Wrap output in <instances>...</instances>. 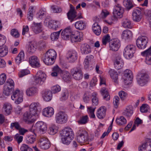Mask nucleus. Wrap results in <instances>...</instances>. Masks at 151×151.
Masks as SVG:
<instances>
[{"mask_svg": "<svg viewBox=\"0 0 151 151\" xmlns=\"http://www.w3.org/2000/svg\"><path fill=\"white\" fill-rule=\"evenodd\" d=\"M63 143L69 145L74 137V134L72 129L70 127L64 128L60 132Z\"/></svg>", "mask_w": 151, "mask_h": 151, "instance_id": "f257e3e1", "label": "nucleus"}, {"mask_svg": "<svg viewBox=\"0 0 151 151\" xmlns=\"http://www.w3.org/2000/svg\"><path fill=\"white\" fill-rule=\"evenodd\" d=\"M57 57V53L52 49H50L44 54L42 59L44 63L47 65H52Z\"/></svg>", "mask_w": 151, "mask_h": 151, "instance_id": "f03ea898", "label": "nucleus"}, {"mask_svg": "<svg viewBox=\"0 0 151 151\" xmlns=\"http://www.w3.org/2000/svg\"><path fill=\"white\" fill-rule=\"evenodd\" d=\"M88 134L87 132L82 129H80L77 132L76 138L77 142L81 145H84L88 142Z\"/></svg>", "mask_w": 151, "mask_h": 151, "instance_id": "7ed1b4c3", "label": "nucleus"}, {"mask_svg": "<svg viewBox=\"0 0 151 151\" xmlns=\"http://www.w3.org/2000/svg\"><path fill=\"white\" fill-rule=\"evenodd\" d=\"M136 48L135 46L132 45L127 46L124 51L123 55L125 58L127 59L132 58L135 52Z\"/></svg>", "mask_w": 151, "mask_h": 151, "instance_id": "20e7f679", "label": "nucleus"}, {"mask_svg": "<svg viewBox=\"0 0 151 151\" xmlns=\"http://www.w3.org/2000/svg\"><path fill=\"white\" fill-rule=\"evenodd\" d=\"M46 75L41 71H39L34 77V82L36 84L42 85L45 82Z\"/></svg>", "mask_w": 151, "mask_h": 151, "instance_id": "39448f33", "label": "nucleus"}, {"mask_svg": "<svg viewBox=\"0 0 151 151\" xmlns=\"http://www.w3.org/2000/svg\"><path fill=\"white\" fill-rule=\"evenodd\" d=\"M70 73L75 80H79L82 79L83 73L80 66L74 67L71 70Z\"/></svg>", "mask_w": 151, "mask_h": 151, "instance_id": "423d86ee", "label": "nucleus"}, {"mask_svg": "<svg viewBox=\"0 0 151 151\" xmlns=\"http://www.w3.org/2000/svg\"><path fill=\"white\" fill-rule=\"evenodd\" d=\"M55 120L57 123L60 124H64L67 121V115L63 111H59L56 114Z\"/></svg>", "mask_w": 151, "mask_h": 151, "instance_id": "0eeeda50", "label": "nucleus"}, {"mask_svg": "<svg viewBox=\"0 0 151 151\" xmlns=\"http://www.w3.org/2000/svg\"><path fill=\"white\" fill-rule=\"evenodd\" d=\"M11 99L15 101V102L17 104H19L22 102L23 100V93L17 89L14 91L11 96Z\"/></svg>", "mask_w": 151, "mask_h": 151, "instance_id": "6e6552de", "label": "nucleus"}, {"mask_svg": "<svg viewBox=\"0 0 151 151\" xmlns=\"http://www.w3.org/2000/svg\"><path fill=\"white\" fill-rule=\"evenodd\" d=\"M148 42V39L145 36L138 37L136 41L137 46L139 49H144L146 47Z\"/></svg>", "mask_w": 151, "mask_h": 151, "instance_id": "1a4fd4ad", "label": "nucleus"}, {"mask_svg": "<svg viewBox=\"0 0 151 151\" xmlns=\"http://www.w3.org/2000/svg\"><path fill=\"white\" fill-rule=\"evenodd\" d=\"M149 76L147 74L143 73L139 74L137 78L138 84L141 86H143L147 83Z\"/></svg>", "mask_w": 151, "mask_h": 151, "instance_id": "9d476101", "label": "nucleus"}, {"mask_svg": "<svg viewBox=\"0 0 151 151\" xmlns=\"http://www.w3.org/2000/svg\"><path fill=\"white\" fill-rule=\"evenodd\" d=\"M29 111L31 113L35 114L37 116H38L39 112L40 111L41 109L40 105L38 103H32L29 106Z\"/></svg>", "mask_w": 151, "mask_h": 151, "instance_id": "9b49d317", "label": "nucleus"}, {"mask_svg": "<svg viewBox=\"0 0 151 151\" xmlns=\"http://www.w3.org/2000/svg\"><path fill=\"white\" fill-rule=\"evenodd\" d=\"M124 12L123 8L120 5H115L113 12L114 17L116 18H121L123 16Z\"/></svg>", "mask_w": 151, "mask_h": 151, "instance_id": "f8f14e48", "label": "nucleus"}, {"mask_svg": "<svg viewBox=\"0 0 151 151\" xmlns=\"http://www.w3.org/2000/svg\"><path fill=\"white\" fill-rule=\"evenodd\" d=\"M36 116L35 114H31L30 112H25L23 115V120L27 123L30 124L33 123L35 119L32 117L34 116Z\"/></svg>", "mask_w": 151, "mask_h": 151, "instance_id": "ddd939ff", "label": "nucleus"}, {"mask_svg": "<svg viewBox=\"0 0 151 151\" xmlns=\"http://www.w3.org/2000/svg\"><path fill=\"white\" fill-rule=\"evenodd\" d=\"M124 64V62L120 55L118 54L116 55L114 61V65L115 68L118 70L120 69L123 67Z\"/></svg>", "mask_w": 151, "mask_h": 151, "instance_id": "4468645a", "label": "nucleus"}, {"mask_svg": "<svg viewBox=\"0 0 151 151\" xmlns=\"http://www.w3.org/2000/svg\"><path fill=\"white\" fill-rule=\"evenodd\" d=\"M40 146L44 150L49 148L50 146V143L48 139L45 137H42L39 140Z\"/></svg>", "mask_w": 151, "mask_h": 151, "instance_id": "2eb2a0df", "label": "nucleus"}, {"mask_svg": "<svg viewBox=\"0 0 151 151\" xmlns=\"http://www.w3.org/2000/svg\"><path fill=\"white\" fill-rule=\"evenodd\" d=\"M120 46V41L117 39H113L109 43L110 49L113 51H117Z\"/></svg>", "mask_w": 151, "mask_h": 151, "instance_id": "dca6fc26", "label": "nucleus"}, {"mask_svg": "<svg viewBox=\"0 0 151 151\" xmlns=\"http://www.w3.org/2000/svg\"><path fill=\"white\" fill-rule=\"evenodd\" d=\"M70 38L72 42H80L83 39V33L82 32L76 31L74 34V32L73 33Z\"/></svg>", "mask_w": 151, "mask_h": 151, "instance_id": "f3484780", "label": "nucleus"}, {"mask_svg": "<svg viewBox=\"0 0 151 151\" xmlns=\"http://www.w3.org/2000/svg\"><path fill=\"white\" fill-rule=\"evenodd\" d=\"M141 55L146 57L145 62L147 64H151V46L147 50L141 53Z\"/></svg>", "mask_w": 151, "mask_h": 151, "instance_id": "a211bd4d", "label": "nucleus"}, {"mask_svg": "<svg viewBox=\"0 0 151 151\" xmlns=\"http://www.w3.org/2000/svg\"><path fill=\"white\" fill-rule=\"evenodd\" d=\"M42 24L41 22L37 23L34 22L31 27L32 31L35 34H38L42 31Z\"/></svg>", "mask_w": 151, "mask_h": 151, "instance_id": "6ab92c4d", "label": "nucleus"}, {"mask_svg": "<svg viewBox=\"0 0 151 151\" xmlns=\"http://www.w3.org/2000/svg\"><path fill=\"white\" fill-rule=\"evenodd\" d=\"M73 32H72L70 27L69 26L66 28L61 33L62 37L64 40L69 38L73 34Z\"/></svg>", "mask_w": 151, "mask_h": 151, "instance_id": "aec40b11", "label": "nucleus"}, {"mask_svg": "<svg viewBox=\"0 0 151 151\" xmlns=\"http://www.w3.org/2000/svg\"><path fill=\"white\" fill-rule=\"evenodd\" d=\"M67 58L70 62H74L77 58V53L74 50L68 51L67 54Z\"/></svg>", "mask_w": 151, "mask_h": 151, "instance_id": "412c9836", "label": "nucleus"}, {"mask_svg": "<svg viewBox=\"0 0 151 151\" xmlns=\"http://www.w3.org/2000/svg\"><path fill=\"white\" fill-rule=\"evenodd\" d=\"M106 108L104 106H102L99 108L97 111L96 116L99 119H102L105 116Z\"/></svg>", "mask_w": 151, "mask_h": 151, "instance_id": "4be33fe9", "label": "nucleus"}, {"mask_svg": "<svg viewBox=\"0 0 151 151\" xmlns=\"http://www.w3.org/2000/svg\"><path fill=\"white\" fill-rule=\"evenodd\" d=\"M36 129L42 132H45L47 131V127L46 124L42 122H37L36 124Z\"/></svg>", "mask_w": 151, "mask_h": 151, "instance_id": "5701e85b", "label": "nucleus"}, {"mask_svg": "<svg viewBox=\"0 0 151 151\" xmlns=\"http://www.w3.org/2000/svg\"><path fill=\"white\" fill-rule=\"evenodd\" d=\"M70 9L67 13L68 19H74L77 16L75 7L71 4H70Z\"/></svg>", "mask_w": 151, "mask_h": 151, "instance_id": "b1692460", "label": "nucleus"}, {"mask_svg": "<svg viewBox=\"0 0 151 151\" xmlns=\"http://www.w3.org/2000/svg\"><path fill=\"white\" fill-rule=\"evenodd\" d=\"M29 63L32 67H39L40 65L39 60L36 56H33L30 57L29 59Z\"/></svg>", "mask_w": 151, "mask_h": 151, "instance_id": "393cba45", "label": "nucleus"}, {"mask_svg": "<svg viewBox=\"0 0 151 151\" xmlns=\"http://www.w3.org/2000/svg\"><path fill=\"white\" fill-rule=\"evenodd\" d=\"M81 53L83 54H88L91 52L90 46L86 43L83 44L81 45Z\"/></svg>", "mask_w": 151, "mask_h": 151, "instance_id": "a878e982", "label": "nucleus"}, {"mask_svg": "<svg viewBox=\"0 0 151 151\" xmlns=\"http://www.w3.org/2000/svg\"><path fill=\"white\" fill-rule=\"evenodd\" d=\"M54 19H45L44 21V24L47 26L49 28L56 30V26L57 25L54 24Z\"/></svg>", "mask_w": 151, "mask_h": 151, "instance_id": "bb28decb", "label": "nucleus"}, {"mask_svg": "<svg viewBox=\"0 0 151 151\" xmlns=\"http://www.w3.org/2000/svg\"><path fill=\"white\" fill-rule=\"evenodd\" d=\"M54 109L51 107L46 108L43 110V114L45 116L50 117L54 114Z\"/></svg>", "mask_w": 151, "mask_h": 151, "instance_id": "cd10ccee", "label": "nucleus"}, {"mask_svg": "<svg viewBox=\"0 0 151 151\" xmlns=\"http://www.w3.org/2000/svg\"><path fill=\"white\" fill-rule=\"evenodd\" d=\"M123 4L126 8V10L127 11H129L136 6L131 0H124Z\"/></svg>", "mask_w": 151, "mask_h": 151, "instance_id": "c85d7f7f", "label": "nucleus"}, {"mask_svg": "<svg viewBox=\"0 0 151 151\" xmlns=\"http://www.w3.org/2000/svg\"><path fill=\"white\" fill-rule=\"evenodd\" d=\"M124 81L128 82L132 81L133 79V76L131 71L130 70L127 69L124 72Z\"/></svg>", "mask_w": 151, "mask_h": 151, "instance_id": "c756f323", "label": "nucleus"}, {"mask_svg": "<svg viewBox=\"0 0 151 151\" xmlns=\"http://www.w3.org/2000/svg\"><path fill=\"white\" fill-rule=\"evenodd\" d=\"M92 29L93 32L97 35H99L101 33V27L97 22H95L93 25Z\"/></svg>", "mask_w": 151, "mask_h": 151, "instance_id": "7c9ffc66", "label": "nucleus"}, {"mask_svg": "<svg viewBox=\"0 0 151 151\" xmlns=\"http://www.w3.org/2000/svg\"><path fill=\"white\" fill-rule=\"evenodd\" d=\"M101 95L103 96V99L106 100H109L110 99V96L108 91L106 88H102L100 91Z\"/></svg>", "mask_w": 151, "mask_h": 151, "instance_id": "2f4dec72", "label": "nucleus"}, {"mask_svg": "<svg viewBox=\"0 0 151 151\" xmlns=\"http://www.w3.org/2000/svg\"><path fill=\"white\" fill-rule=\"evenodd\" d=\"M36 48V43L35 42H30L27 45V51L30 53H33L35 51Z\"/></svg>", "mask_w": 151, "mask_h": 151, "instance_id": "473e14b6", "label": "nucleus"}, {"mask_svg": "<svg viewBox=\"0 0 151 151\" xmlns=\"http://www.w3.org/2000/svg\"><path fill=\"white\" fill-rule=\"evenodd\" d=\"M86 24L84 21L80 20L76 22L75 24V26L77 29L82 30L86 28Z\"/></svg>", "mask_w": 151, "mask_h": 151, "instance_id": "72a5a7b5", "label": "nucleus"}, {"mask_svg": "<svg viewBox=\"0 0 151 151\" xmlns=\"http://www.w3.org/2000/svg\"><path fill=\"white\" fill-rule=\"evenodd\" d=\"M24 51H22L18 54L15 59V62L17 64L19 65L24 60Z\"/></svg>", "mask_w": 151, "mask_h": 151, "instance_id": "f704fd0d", "label": "nucleus"}, {"mask_svg": "<svg viewBox=\"0 0 151 151\" xmlns=\"http://www.w3.org/2000/svg\"><path fill=\"white\" fill-rule=\"evenodd\" d=\"M132 32L128 30H124L122 34V38L127 40L132 37Z\"/></svg>", "mask_w": 151, "mask_h": 151, "instance_id": "c9c22d12", "label": "nucleus"}, {"mask_svg": "<svg viewBox=\"0 0 151 151\" xmlns=\"http://www.w3.org/2000/svg\"><path fill=\"white\" fill-rule=\"evenodd\" d=\"M43 97L45 101H50L51 100L52 98V92L50 91H46L43 96Z\"/></svg>", "mask_w": 151, "mask_h": 151, "instance_id": "e433bc0d", "label": "nucleus"}, {"mask_svg": "<svg viewBox=\"0 0 151 151\" xmlns=\"http://www.w3.org/2000/svg\"><path fill=\"white\" fill-rule=\"evenodd\" d=\"M97 93L96 92H93L91 94L92 104L93 106H97L99 104V99L97 97Z\"/></svg>", "mask_w": 151, "mask_h": 151, "instance_id": "4c0bfd02", "label": "nucleus"}, {"mask_svg": "<svg viewBox=\"0 0 151 151\" xmlns=\"http://www.w3.org/2000/svg\"><path fill=\"white\" fill-rule=\"evenodd\" d=\"M37 92V88L35 87L29 88L26 90V94L28 96H33Z\"/></svg>", "mask_w": 151, "mask_h": 151, "instance_id": "58836bf2", "label": "nucleus"}, {"mask_svg": "<svg viewBox=\"0 0 151 151\" xmlns=\"http://www.w3.org/2000/svg\"><path fill=\"white\" fill-rule=\"evenodd\" d=\"M109 73L111 78L114 80V82L117 83L118 82V75L116 72L114 70L111 69L110 70Z\"/></svg>", "mask_w": 151, "mask_h": 151, "instance_id": "ea45409f", "label": "nucleus"}, {"mask_svg": "<svg viewBox=\"0 0 151 151\" xmlns=\"http://www.w3.org/2000/svg\"><path fill=\"white\" fill-rule=\"evenodd\" d=\"M116 121L117 124L120 126L124 125L127 123L126 119L122 116L117 118Z\"/></svg>", "mask_w": 151, "mask_h": 151, "instance_id": "a19ab883", "label": "nucleus"}, {"mask_svg": "<svg viewBox=\"0 0 151 151\" xmlns=\"http://www.w3.org/2000/svg\"><path fill=\"white\" fill-rule=\"evenodd\" d=\"M58 127L55 124H52L50 127L48 132L51 135H54L57 133L58 131Z\"/></svg>", "mask_w": 151, "mask_h": 151, "instance_id": "79ce46f5", "label": "nucleus"}, {"mask_svg": "<svg viewBox=\"0 0 151 151\" xmlns=\"http://www.w3.org/2000/svg\"><path fill=\"white\" fill-rule=\"evenodd\" d=\"M132 16L135 19H141V12L138 9H134L133 11Z\"/></svg>", "mask_w": 151, "mask_h": 151, "instance_id": "37998d69", "label": "nucleus"}, {"mask_svg": "<svg viewBox=\"0 0 151 151\" xmlns=\"http://www.w3.org/2000/svg\"><path fill=\"white\" fill-rule=\"evenodd\" d=\"M3 109L6 113L9 115L11 113L12 110L11 105L9 103H5L4 105Z\"/></svg>", "mask_w": 151, "mask_h": 151, "instance_id": "c03bdc74", "label": "nucleus"}, {"mask_svg": "<svg viewBox=\"0 0 151 151\" xmlns=\"http://www.w3.org/2000/svg\"><path fill=\"white\" fill-rule=\"evenodd\" d=\"M35 8V6H31L29 7L27 14L28 19H32L33 18L34 16L33 11Z\"/></svg>", "mask_w": 151, "mask_h": 151, "instance_id": "a18cd8bd", "label": "nucleus"}, {"mask_svg": "<svg viewBox=\"0 0 151 151\" xmlns=\"http://www.w3.org/2000/svg\"><path fill=\"white\" fill-rule=\"evenodd\" d=\"M14 84L13 81L11 79H9L7 80L6 84L4 86L8 87L10 89L14 90Z\"/></svg>", "mask_w": 151, "mask_h": 151, "instance_id": "49530a36", "label": "nucleus"}, {"mask_svg": "<svg viewBox=\"0 0 151 151\" xmlns=\"http://www.w3.org/2000/svg\"><path fill=\"white\" fill-rule=\"evenodd\" d=\"M8 48L4 46L0 48V57H2L6 55L8 53Z\"/></svg>", "mask_w": 151, "mask_h": 151, "instance_id": "de8ad7c7", "label": "nucleus"}, {"mask_svg": "<svg viewBox=\"0 0 151 151\" xmlns=\"http://www.w3.org/2000/svg\"><path fill=\"white\" fill-rule=\"evenodd\" d=\"M70 74L69 73L66 72H62L60 76L62 79L65 81H67L70 80Z\"/></svg>", "mask_w": 151, "mask_h": 151, "instance_id": "09e8293b", "label": "nucleus"}, {"mask_svg": "<svg viewBox=\"0 0 151 151\" xmlns=\"http://www.w3.org/2000/svg\"><path fill=\"white\" fill-rule=\"evenodd\" d=\"M61 30V29L58 32H54L51 34L50 37L52 40H55L58 39Z\"/></svg>", "mask_w": 151, "mask_h": 151, "instance_id": "8fccbe9b", "label": "nucleus"}, {"mask_svg": "<svg viewBox=\"0 0 151 151\" xmlns=\"http://www.w3.org/2000/svg\"><path fill=\"white\" fill-rule=\"evenodd\" d=\"M35 141V137L34 135H28L26 137V142L28 144H32Z\"/></svg>", "mask_w": 151, "mask_h": 151, "instance_id": "3c124183", "label": "nucleus"}, {"mask_svg": "<svg viewBox=\"0 0 151 151\" xmlns=\"http://www.w3.org/2000/svg\"><path fill=\"white\" fill-rule=\"evenodd\" d=\"M122 26L125 28H130L132 25L129 19H124L122 22Z\"/></svg>", "mask_w": 151, "mask_h": 151, "instance_id": "603ef678", "label": "nucleus"}, {"mask_svg": "<svg viewBox=\"0 0 151 151\" xmlns=\"http://www.w3.org/2000/svg\"><path fill=\"white\" fill-rule=\"evenodd\" d=\"M46 15V12L43 10L40 9L36 14V17L37 18H44Z\"/></svg>", "mask_w": 151, "mask_h": 151, "instance_id": "864d4df0", "label": "nucleus"}, {"mask_svg": "<svg viewBox=\"0 0 151 151\" xmlns=\"http://www.w3.org/2000/svg\"><path fill=\"white\" fill-rule=\"evenodd\" d=\"M109 14V12L106 9H103L102 10L99 17L100 18L104 19L106 18Z\"/></svg>", "mask_w": 151, "mask_h": 151, "instance_id": "5fc2aeb1", "label": "nucleus"}, {"mask_svg": "<svg viewBox=\"0 0 151 151\" xmlns=\"http://www.w3.org/2000/svg\"><path fill=\"white\" fill-rule=\"evenodd\" d=\"M150 109L149 106L146 104H142L140 107V111L142 113L147 112Z\"/></svg>", "mask_w": 151, "mask_h": 151, "instance_id": "6e6d98bb", "label": "nucleus"}, {"mask_svg": "<svg viewBox=\"0 0 151 151\" xmlns=\"http://www.w3.org/2000/svg\"><path fill=\"white\" fill-rule=\"evenodd\" d=\"M21 151H33V150L28 145L25 144H23L20 148Z\"/></svg>", "mask_w": 151, "mask_h": 151, "instance_id": "4d7b16f0", "label": "nucleus"}, {"mask_svg": "<svg viewBox=\"0 0 151 151\" xmlns=\"http://www.w3.org/2000/svg\"><path fill=\"white\" fill-rule=\"evenodd\" d=\"M13 90L10 89V88L4 86V90L3 92V96H8L9 95L11 92H12Z\"/></svg>", "mask_w": 151, "mask_h": 151, "instance_id": "13d9d810", "label": "nucleus"}, {"mask_svg": "<svg viewBox=\"0 0 151 151\" xmlns=\"http://www.w3.org/2000/svg\"><path fill=\"white\" fill-rule=\"evenodd\" d=\"M11 35L13 37L17 38L19 36V34L18 31L15 29H11L10 31Z\"/></svg>", "mask_w": 151, "mask_h": 151, "instance_id": "bf43d9fd", "label": "nucleus"}, {"mask_svg": "<svg viewBox=\"0 0 151 151\" xmlns=\"http://www.w3.org/2000/svg\"><path fill=\"white\" fill-rule=\"evenodd\" d=\"M68 92L67 90H65L62 93L60 100L62 101H65L68 99Z\"/></svg>", "mask_w": 151, "mask_h": 151, "instance_id": "052dcab7", "label": "nucleus"}, {"mask_svg": "<svg viewBox=\"0 0 151 151\" xmlns=\"http://www.w3.org/2000/svg\"><path fill=\"white\" fill-rule=\"evenodd\" d=\"M110 37L109 34L104 36L102 39V42L104 45H106L107 42H109Z\"/></svg>", "mask_w": 151, "mask_h": 151, "instance_id": "680f3d73", "label": "nucleus"}, {"mask_svg": "<svg viewBox=\"0 0 151 151\" xmlns=\"http://www.w3.org/2000/svg\"><path fill=\"white\" fill-rule=\"evenodd\" d=\"M89 93L88 91L86 92L83 95V101L85 103H88L90 100Z\"/></svg>", "mask_w": 151, "mask_h": 151, "instance_id": "e2e57ef3", "label": "nucleus"}, {"mask_svg": "<svg viewBox=\"0 0 151 151\" xmlns=\"http://www.w3.org/2000/svg\"><path fill=\"white\" fill-rule=\"evenodd\" d=\"M133 113L132 111L130 108H126L123 112L124 115L127 117L131 116Z\"/></svg>", "mask_w": 151, "mask_h": 151, "instance_id": "0e129e2a", "label": "nucleus"}, {"mask_svg": "<svg viewBox=\"0 0 151 151\" xmlns=\"http://www.w3.org/2000/svg\"><path fill=\"white\" fill-rule=\"evenodd\" d=\"M88 121V117L87 115L83 116L81 119L78 121L79 123L81 124H85Z\"/></svg>", "mask_w": 151, "mask_h": 151, "instance_id": "69168bd1", "label": "nucleus"}, {"mask_svg": "<svg viewBox=\"0 0 151 151\" xmlns=\"http://www.w3.org/2000/svg\"><path fill=\"white\" fill-rule=\"evenodd\" d=\"M119 95L121 100H124L126 99L127 93L124 91H121L119 92Z\"/></svg>", "mask_w": 151, "mask_h": 151, "instance_id": "338daca9", "label": "nucleus"}, {"mask_svg": "<svg viewBox=\"0 0 151 151\" xmlns=\"http://www.w3.org/2000/svg\"><path fill=\"white\" fill-rule=\"evenodd\" d=\"M61 90L60 86L58 85L54 86L52 87V92L54 93H56L59 92Z\"/></svg>", "mask_w": 151, "mask_h": 151, "instance_id": "774afa93", "label": "nucleus"}]
</instances>
